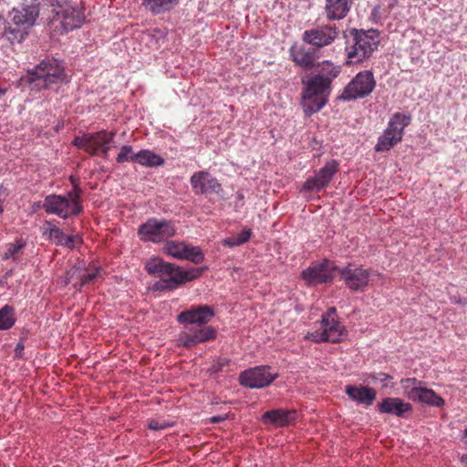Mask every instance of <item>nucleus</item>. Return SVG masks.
Segmentation results:
<instances>
[{
	"label": "nucleus",
	"instance_id": "obj_14",
	"mask_svg": "<svg viewBox=\"0 0 467 467\" xmlns=\"http://www.w3.org/2000/svg\"><path fill=\"white\" fill-rule=\"evenodd\" d=\"M216 331L212 327L185 326L178 336V346L192 348L194 346L214 339Z\"/></svg>",
	"mask_w": 467,
	"mask_h": 467
},
{
	"label": "nucleus",
	"instance_id": "obj_10",
	"mask_svg": "<svg viewBox=\"0 0 467 467\" xmlns=\"http://www.w3.org/2000/svg\"><path fill=\"white\" fill-rule=\"evenodd\" d=\"M278 373L273 372L269 366H256L241 372L239 383L249 389H263L277 379Z\"/></svg>",
	"mask_w": 467,
	"mask_h": 467
},
{
	"label": "nucleus",
	"instance_id": "obj_8",
	"mask_svg": "<svg viewBox=\"0 0 467 467\" xmlns=\"http://www.w3.org/2000/svg\"><path fill=\"white\" fill-rule=\"evenodd\" d=\"M410 116L397 112L390 118L387 129L375 146L377 152L388 151L401 141L404 129L410 123Z\"/></svg>",
	"mask_w": 467,
	"mask_h": 467
},
{
	"label": "nucleus",
	"instance_id": "obj_20",
	"mask_svg": "<svg viewBox=\"0 0 467 467\" xmlns=\"http://www.w3.org/2000/svg\"><path fill=\"white\" fill-rule=\"evenodd\" d=\"M56 14L58 16L61 26L65 32L80 27L84 20L83 13L78 7H60L56 11Z\"/></svg>",
	"mask_w": 467,
	"mask_h": 467
},
{
	"label": "nucleus",
	"instance_id": "obj_11",
	"mask_svg": "<svg viewBox=\"0 0 467 467\" xmlns=\"http://www.w3.org/2000/svg\"><path fill=\"white\" fill-rule=\"evenodd\" d=\"M337 273L339 279L349 290L363 292L369 284L372 272L369 269L349 264L343 268L337 267Z\"/></svg>",
	"mask_w": 467,
	"mask_h": 467
},
{
	"label": "nucleus",
	"instance_id": "obj_49",
	"mask_svg": "<svg viewBox=\"0 0 467 467\" xmlns=\"http://www.w3.org/2000/svg\"><path fill=\"white\" fill-rule=\"evenodd\" d=\"M5 89H2V88H0V96H1V95H5Z\"/></svg>",
	"mask_w": 467,
	"mask_h": 467
},
{
	"label": "nucleus",
	"instance_id": "obj_4",
	"mask_svg": "<svg viewBox=\"0 0 467 467\" xmlns=\"http://www.w3.org/2000/svg\"><path fill=\"white\" fill-rule=\"evenodd\" d=\"M351 44L346 47L348 63H358L369 57L378 48L379 34L378 30H363L353 28L349 31Z\"/></svg>",
	"mask_w": 467,
	"mask_h": 467
},
{
	"label": "nucleus",
	"instance_id": "obj_40",
	"mask_svg": "<svg viewBox=\"0 0 467 467\" xmlns=\"http://www.w3.org/2000/svg\"><path fill=\"white\" fill-rule=\"evenodd\" d=\"M82 243V238L79 235H67V240L64 242V246L70 250L74 249L77 245Z\"/></svg>",
	"mask_w": 467,
	"mask_h": 467
},
{
	"label": "nucleus",
	"instance_id": "obj_32",
	"mask_svg": "<svg viewBox=\"0 0 467 467\" xmlns=\"http://www.w3.org/2000/svg\"><path fill=\"white\" fill-rule=\"evenodd\" d=\"M187 245L183 242L170 241L165 245V251L171 256L177 259H183Z\"/></svg>",
	"mask_w": 467,
	"mask_h": 467
},
{
	"label": "nucleus",
	"instance_id": "obj_31",
	"mask_svg": "<svg viewBox=\"0 0 467 467\" xmlns=\"http://www.w3.org/2000/svg\"><path fill=\"white\" fill-rule=\"evenodd\" d=\"M16 321L15 308L10 305H5L0 308V330H7L13 327Z\"/></svg>",
	"mask_w": 467,
	"mask_h": 467
},
{
	"label": "nucleus",
	"instance_id": "obj_17",
	"mask_svg": "<svg viewBox=\"0 0 467 467\" xmlns=\"http://www.w3.org/2000/svg\"><path fill=\"white\" fill-rule=\"evenodd\" d=\"M213 317L214 311L213 307L202 305L181 312L177 317V321L185 326L206 327L205 325Z\"/></svg>",
	"mask_w": 467,
	"mask_h": 467
},
{
	"label": "nucleus",
	"instance_id": "obj_43",
	"mask_svg": "<svg viewBox=\"0 0 467 467\" xmlns=\"http://www.w3.org/2000/svg\"><path fill=\"white\" fill-rule=\"evenodd\" d=\"M238 240L240 241L241 244H244L249 241V239L252 236V230L251 229H244L240 234H237Z\"/></svg>",
	"mask_w": 467,
	"mask_h": 467
},
{
	"label": "nucleus",
	"instance_id": "obj_27",
	"mask_svg": "<svg viewBox=\"0 0 467 467\" xmlns=\"http://www.w3.org/2000/svg\"><path fill=\"white\" fill-rule=\"evenodd\" d=\"M415 402L425 403L429 406L441 408L444 406V400L439 396L433 389L426 388L424 385L420 388Z\"/></svg>",
	"mask_w": 467,
	"mask_h": 467
},
{
	"label": "nucleus",
	"instance_id": "obj_21",
	"mask_svg": "<svg viewBox=\"0 0 467 467\" xmlns=\"http://www.w3.org/2000/svg\"><path fill=\"white\" fill-rule=\"evenodd\" d=\"M296 415L295 410L276 409L265 411L262 420L265 423L284 427L292 424L296 420Z\"/></svg>",
	"mask_w": 467,
	"mask_h": 467
},
{
	"label": "nucleus",
	"instance_id": "obj_26",
	"mask_svg": "<svg viewBox=\"0 0 467 467\" xmlns=\"http://www.w3.org/2000/svg\"><path fill=\"white\" fill-rule=\"evenodd\" d=\"M180 0H142L143 6L153 15L171 11L178 5Z\"/></svg>",
	"mask_w": 467,
	"mask_h": 467
},
{
	"label": "nucleus",
	"instance_id": "obj_2",
	"mask_svg": "<svg viewBox=\"0 0 467 467\" xmlns=\"http://www.w3.org/2000/svg\"><path fill=\"white\" fill-rule=\"evenodd\" d=\"M39 15L36 4L23 5L14 8L9 15L10 23L5 29V36L11 43H21L28 35L29 29L35 25Z\"/></svg>",
	"mask_w": 467,
	"mask_h": 467
},
{
	"label": "nucleus",
	"instance_id": "obj_3",
	"mask_svg": "<svg viewBox=\"0 0 467 467\" xmlns=\"http://www.w3.org/2000/svg\"><path fill=\"white\" fill-rule=\"evenodd\" d=\"M82 190L78 185H74L72 191L67 196L49 194L45 198L43 208L48 214H56L62 219L77 216L82 213L81 205Z\"/></svg>",
	"mask_w": 467,
	"mask_h": 467
},
{
	"label": "nucleus",
	"instance_id": "obj_18",
	"mask_svg": "<svg viewBox=\"0 0 467 467\" xmlns=\"http://www.w3.org/2000/svg\"><path fill=\"white\" fill-rule=\"evenodd\" d=\"M190 182L196 194L219 193L223 190L218 180L205 171L194 172L190 179Z\"/></svg>",
	"mask_w": 467,
	"mask_h": 467
},
{
	"label": "nucleus",
	"instance_id": "obj_1",
	"mask_svg": "<svg viewBox=\"0 0 467 467\" xmlns=\"http://www.w3.org/2000/svg\"><path fill=\"white\" fill-rule=\"evenodd\" d=\"M145 270L149 275L159 278L152 284V291H171L201 276L204 268L197 267L184 271L174 264L155 257L146 263Z\"/></svg>",
	"mask_w": 467,
	"mask_h": 467
},
{
	"label": "nucleus",
	"instance_id": "obj_28",
	"mask_svg": "<svg viewBox=\"0 0 467 467\" xmlns=\"http://www.w3.org/2000/svg\"><path fill=\"white\" fill-rule=\"evenodd\" d=\"M137 163L145 167H159L164 164V159L150 150H140L135 156Z\"/></svg>",
	"mask_w": 467,
	"mask_h": 467
},
{
	"label": "nucleus",
	"instance_id": "obj_19",
	"mask_svg": "<svg viewBox=\"0 0 467 467\" xmlns=\"http://www.w3.org/2000/svg\"><path fill=\"white\" fill-rule=\"evenodd\" d=\"M289 54L293 62L304 70L315 67L319 57L316 48L306 45H293L289 49Z\"/></svg>",
	"mask_w": 467,
	"mask_h": 467
},
{
	"label": "nucleus",
	"instance_id": "obj_37",
	"mask_svg": "<svg viewBox=\"0 0 467 467\" xmlns=\"http://www.w3.org/2000/svg\"><path fill=\"white\" fill-rule=\"evenodd\" d=\"M368 378L371 379V380L374 383L379 382L381 384L382 389L393 387V383L389 384V381H391L393 379V377L387 373H384V372L371 373L368 376Z\"/></svg>",
	"mask_w": 467,
	"mask_h": 467
},
{
	"label": "nucleus",
	"instance_id": "obj_5",
	"mask_svg": "<svg viewBox=\"0 0 467 467\" xmlns=\"http://www.w3.org/2000/svg\"><path fill=\"white\" fill-rule=\"evenodd\" d=\"M302 106L306 114L311 115L319 111L327 102L331 92L328 80L320 76H313L307 81H303Z\"/></svg>",
	"mask_w": 467,
	"mask_h": 467
},
{
	"label": "nucleus",
	"instance_id": "obj_15",
	"mask_svg": "<svg viewBox=\"0 0 467 467\" xmlns=\"http://www.w3.org/2000/svg\"><path fill=\"white\" fill-rule=\"evenodd\" d=\"M335 271L337 272V266L324 260L322 263L304 270L301 276L308 285H317L332 282Z\"/></svg>",
	"mask_w": 467,
	"mask_h": 467
},
{
	"label": "nucleus",
	"instance_id": "obj_12",
	"mask_svg": "<svg viewBox=\"0 0 467 467\" xmlns=\"http://www.w3.org/2000/svg\"><path fill=\"white\" fill-rule=\"evenodd\" d=\"M375 88L373 74L369 71L358 73L344 88L340 99L353 100L369 95Z\"/></svg>",
	"mask_w": 467,
	"mask_h": 467
},
{
	"label": "nucleus",
	"instance_id": "obj_25",
	"mask_svg": "<svg viewBox=\"0 0 467 467\" xmlns=\"http://www.w3.org/2000/svg\"><path fill=\"white\" fill-rule=\"evenodd\" d=\"M116 136L115 131H108L106 130L94 133H88V153L91 156L99 155V150L103 144H109Z\"/></svg>",
	"mask_w": 467,
	"mask_h": 467
},
{
	"label": "nucleus",
	"instance_id": "obj_39",
	"mask_svg": "<svg viewBox=\"0 0 467 467\" xmlns=\"http://www.w3.org/2000/svg\"><path fill=\"white\" fill-rule=\"evenodd\" d=\"M72 144L79 149L84 150L86 152H88V133L84 134L83 136L76 137Z\"/></svg>",
	"mask_w": 467,
	"mask_h": 467
},
{
	"label": "nucleus",
	"instance_id": "obj_33",
	"mask_svg": "<svg viewBox=\"0 0 467 467\" xmlns=\"http://www.w3.org/2000/svg\"><path fill=\"white\" fill-rule=\"evenodd\" d=\"M183 259L192 262L193 264H201L204 260V254L198 246L187 245Z\"/></svg>",
	"mask_w": 467,
	"mask_h": 467
},
{
	"label": "nucleus",
	"instance_id": "obj_36",
	"mask_svg": "<svg viewBox=\"0 0 467 467\" xmlns=\"http://www.w3.org/2000/svg\"><path fill=\"white\" fill-rule=\"evenodd\" d=\"M25 247V243L17 240L16 243L8 244L3 254V259L7 260L10 258L15 259L16 254Z\"/></svg>",
	"mask_w": 467,
	"mask_h": 467
},
{
	"label": "nucleus",
	"instance_id": "obj_24",
	"mask_svg": "<svg viewBox=\"0 0 467 467\" xmlns=\"http://www.w3.org/2000/svg\"><path fill=\"white\" fill-rule=\"evenodd\" d=\"M351 0H326L325 14L328 21L341 20L349 13Z\"/></svg>",
	"mask_w": 467,
	"mask_h": 467
},
{
	"label": "nucleus",
	"instance_id": "obj_6",
	"mask_svg": "<svg viewBox=\"0 0 467 467\" xmlns=\"http://www.w3.org/2000/svg\"><path fill=\"white\" fill-rule=\"evenodd\" d=\"M344 333L345 327L338 321L336 307L332 306L322 315L320 327L313 332H307L305 338L315 343H338Z\"/></svg>",
	"mask_w": 467,
	"mask_h": 467
},
{
	"label": "nucleus",
	"instance_id": "obj_45",
	"mask_svg": "<svg viewBox=\"0 0 467 467\" xmlns=\"http://www.w3.org/2000/svg\"><path fill=\"white\" fill-rule=\"evenodd\" d=\"M110 150V147L109 144H103L99 150V155H101L103 158H107L109 151Z\"/></svg>",
	"mask_w": 467,
	"mask_h": 467
},
{
	"label": "nucleus",
	"instance_id": "obj_35",
	"mask_svg": "<svg viewBox=\"0 0 467 467\" xmlns=\"http://www.w3.org/2000/svg\"><path fill=\"white\" fill-rule=\"evenodd\" d=\"M136 153L133 152V149L130 145H123L120 147V150L117 155L116 161L118 163H123L126 161H136Z\"/></svg>",
	"mask_w": 467,
	"mask_h": 467
},
{
	"label": "nucleus",
	"instance_id": "obj_30",
	"mask_svg": "<svg viewBox=\"0 0 467 467\" xmlns=\"http://www.w3.org/2000/svg\"><path fill=\"white\" fill-rule=\"evenodd\" d=\"M340 71V66L325 60L318 65V72L315 76H320L323 79L328 80V84L331 86L332 81L339 75Z\"/></svg>",
	"mask_w": 467,
	"mask_h": 467
},
{
	"label": "nucleus",
	"instance_id": "obj_38",
	"mask_svg": "<svg viewBox=\"0 0 467 467\" xmlns=\"http://www.w3.org/2000/svg\"><path fill=\"white\" fill-rule=\"evenodd\" d=\"M101 269L94 268L93 270L88 271L87 274H84L80 278L81 286L87 285L91 283L94 279L100 275Z\"/></svg>",
	"mask_w": 467,
	"mask_h": 467
},
{
	"label": "nucleus",
	"instance_id": "obj_50",
	"mask_svg": "<svg viewBox=\"0 0 467 467\" xmlns=\"http://www.w3.org/2000/svg\"><path fill=\"white\" fill-rule=\"evenodd\" d=\"M2 18H3V17H2V16L0 15V20H1Z\"/></svg>",
	"mask_w": 467,
	"mask_h": 467
},
{
	"label": "nucleus",
	"instance_id": "obj_47",
	"mask_svg": "<svg viewBox=\"0 0 467 467\" xmlns=\"http://www.w3.org/2000/svg\"><path fill=\"white\" fill-rule=\"evenodd\" d=\"M464 442L467 444V428L463 431Z\"/></svg>",
	"mask_w": 467,
	"mask_h": 467
},
{
	"label": "nucleus",
	"instance_id": "obj_41",
	"mask_svg": "<svg viewBox=\"0 0 467 467\" xmlns=\"http://www.w3.org/2000/svg\"><path fill=\"white\" fill-rule=\"evenodd\" d=\"M170 426H171L170 424H168L164 421H160L158 420H151L148 425L149 429L152 430V431H161Z\"/></svg>",
	"mask_w": 467,
	"mask_h": 467
},
{
	"label": "nucleus",
	"instance_id": "obj_9",
	"mask_svg": "<svg viewBox=\"0 0 467 467\" xmlns=\"http://www.w3.org/2000/svg\"><path fill=\"white\" fill-rule=\"evenodd\" d=\"M176 229L171 221L150 218L138 229V234L143 242L161 243L174 236Z\"/></svg>",
	"mask_w": 467,
	"mask_h": 467
},
{
	"label": "nucleus",
	"instance_id": "obj_16",
	"mask_svg": "<svg viewBox=\"0 0 467 467\" xmlns=\"http://www.w3.org/2000/svg\"><path fill=\"white\" fill-rule=\"evenodd\" d=\"M338 171V162L331 160L319 169L314 177L307 178L302 186L303 191L319 192L327 188Z\"/></svg>",
	"mask_w": 467,
	"mask_h": 467
},
{
	"label": "nucleus",
	"instance_id": "obj_23",
	"mask_svg": "<svg viewBox=\"0 0 467 467\" xmlns=\"http://www.w3.org/2000/svg\"><path fill=\"white\" fill-rule=\"evenodd\" d=\"M345 392L349 399L360 404L370 406L373 404L377 397V392L374 389L366 386H352L348 385L345 388Z\"/></svg>",
	"mask_w": 467,
	"mask_h": 467
},
{
	"label": "nucleus",
	"instance_id": "obj_42",
	"mask_svg": "<svg viewBox=\"0 0 467 467\" xmlns=\"http://www.w3.org/2000/svg\"><path fill=\"white\" fill-rule=\"evenodd\" d=\"M239 242L240 241L238 240V236L237 235H233V236L224 238L222 241V244L224 246H228V247L233 248V247H235V246L242 245L241 243H239Z\"/></svg>",
	"mask_w": 467,
	"mask_h": 467
},
{
	"label": "nucleus",
	"instance_id": "obj_46",
	"mask_svg": "<svg viewBox=\"0 0 467 467\" xmlns=\"http://www.w3.org/2000/svg\"><path fill=\"white\" fill-rule=\"evenodd\" d=\"M222 420H223V419L220 416H213L211 419V422H213V423H218V422H221Z\"/></svg>",
	"mask_w": 467,
	"mask_h": 467
},
{
	"label": "nucleus",
	"instance_id": "obj_29",
	"mask_svg": "<svg viewBox=\"0 0 467 467\" xmlns=\"http://www.w3.org/2000/svg\"><path fill=\"white\" fill-rule=\"evenodd\" d=\"M403 394L410 400L414 401L420 388L425 383L416 378H406L400 380Z\"/></svg>",
	"mask_w": 467,
	"mask_h": 467
},
{
	"label": "nucleus",
	"instance_id": "obj_7",
	"mask_svg": "<svg viewBox=\"0 0 467 467\" xmlns=\"http://www.w3.org/2000/svg\"><path fill=\"white\" fill-rule=\"evenodd\" d=\"M28 74L30 83H36V86L39 88H48L52 84L64 79L65 69L58 60L47 58L29 71Z\"/></svg>",
	"mask_w": 467,
	"mask_h": 467
},
{
	"label": "nucleus",
	"instance_id": "obj_48",
	"mask_svg": "<svg viewBox=\"0 0 467 467\" xmlns=\"http://www.w3.org/2000/svg\"><path fill=\"white\" fill-rule=\"evenodd\" d=\"M462 462L463 463H466V464H467V454H463V455L462 456Z\"/></svg>",
	"mask_w": 467,
	"mask_h": 467
},
{
	"label": "nucleus",
	"instance_id": "obj_22",
	"mask_svg": "<svg viewBox=\"0 0 467 467\" xmlns=\"http://www.w3.org/2000/svg\"><path fill=\"white\" fill-rule=\"evenodd\" d=\"M378 410L380 413L404 417L406 412L412 410V405L399 398H385L378 404Z\"/></svg>",
	"mask_w": 467,
	"mask_h": 467
},
{
	"label": "nucleus",
	"instance_id": "obj_34",
	"mask_svg": "<svg viewBox=\"0 0 467 467\" xmlns=\"http://www.w3.org/2000/svg\"><path fill=\"white\" fill-rule=\"evenodd\" d=\"M48 234V239L53 241L56 245L64 246V242L67 240V235L64 232L53 225L47 229L46 233Z\"/></svg>",
	"mask_w": 467,
	"mask_h": 467
},
{
	"label": "nucleus",
	"instance_id": "obj_13",
	"mask_svg": "<svg viewBox=\"0 0 467 467\" xmlns=\"http://www.w3.org/2000/svg\"><path fill=\"white\" fill-rule=\"evenodd\" d=\"M338 33L336 26L325 25L304 31L302 41L317 50L331 45L337 38Z\"/></svg>",
	"mask_w": 467,
	"mask_h": 467
},
{
	"label": "nucleus",
	"instance_id": "obj_44",
	"mask_svg": "<svg viewBox=\"0 0 467 467\" xmlns=\"http://www.w3.org/2000/svg\"><path fill=\"white\" fill-rule=\"evenodd\" d=\"M25 346L22 341H19L15 348V358H22L24 353Z\"/></svg>",
	"mask_w": 467,
	"mask_h": 467
}]
</instances>
